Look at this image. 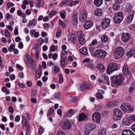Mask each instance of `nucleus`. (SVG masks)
Here are the masks:
<instances>
[{
  "instance_id": "obj_1",
  "label": "nucleus",
  "mask_w": 135,
  "mask_h": 135,
  "mask_svg": "<svg viewBox=\"0 0 135 135\" xmlns=\"http://www.w3.org/2000/svg\"><path fill=\"white\" fill-rule=\"evenodd\" d=\"M124 79V76L122 74L114 76L111 79L112 85L113 86L117 87L120 84H123Z\"/></svg>"
},
{
  "instance_id": "obj_2",
  "label": "nucleus",
  "mask_w": 135,
  "mask_h": 135,
  "mask_svg": "<svg viewBox=\"0 0 135 135\" xmlns=\"http://www.w3.org/2000/svg\"><path fill=\"white\" fill-rule=\"evenodd\" d=\"M89 50L92 55L96 56L99 59H103L107 55L106 51L103 50L98 49L94 51L92 48H90Z\"/></svg>"
},
{
  "instance_id": "obj_3",
  "label": "nucleus",
  "mask_w": 135,
  "mask_h": 135,
  "mask_svg": "<svg viewBox=\"0 0 135 135\" xmlns=\"http://www.w3.org/2000/svg\"><path fill=\"white\" fill-rule=\"evenodd\" d=\"M113 118L114 120L117 121L120 120L122 117L123 113L120 109L116 108L113 110Z\"/></svg>"
},
{
  "instance_id": "obj_4",
  "label": "nucleus",
  "mask_w": 135,
  "mask_h": 135,
  "mask_svg": "<svg viewBox=\"0 0 135 135\" xmlns=\"http://www.w3.org/2000/svg\"><path fill=\"white\" fill-rule=\"evenodd\" d=\"M124 53L123 49L121 47H118L114 51V55L115 59H118L121 58Z\"/></svg>"
},
{
  "instance_id": "obj_5",
  "label": "nucleus",
  "mask_w": 135,
  "mask_h": 135,
  "mask_svg": "<svg viewBox=\"0 0 135 135\" xmlns=\"http://www.w3.org/2000/svg\"><path fill=\"white\" fill-rule=\"evenodd\" d=\"M118 69V66L117 64L111 62L107 66V72L108 74H109L111 73Z\"/></svg>"
},
{
  "instance_id": "obj_6",
  "label": "nucleus",
  "mask_w": 135,
  "mask_h": 135,
  "mask_svg": "<svg viewBox=\"0 0 135 135\" xmlns=\"http://www.w3.org/2000/svg\"><path fill=\"white\" fill-rule=\"evenodd\" d=\"M123 18V13L122 12H120L115 14L113 19L115 23H119L122 20Z\"/></svg>"
},
{
  "instance_id": "obj_7",
  "label": "nucleus",
  "mask_w": 135,
  "mask_h": 135,
  "mask_svg": "<svg viewBox=\"0 0 135 135\" xmlns=\"http://www.w3.org/2000/svg\"><path fill=\"white\" fill-rule=\"evenodd\" d=\"M121 108L123 111L127 113L133 112L134 110L133 107L127 104L123 103L122 104Z\"/></svg>"
},
{
  "instance_id": "obj_8",
  "label": "nucleus",
  "mask_w": 135,
  "mask_h": 135,
  "mask_svg": "<svg viewBox=\"0 0 135 135\" xmlns=\"http://www.w3.org/2000/svg\"><path fill=\"white\" fill-rule=\"evenodd\" d=\"M61 125L62 128L66 130L70 129L71 127V123L69 120L62 121L61 123Z\"/></svg>"
},
{
  "instance_id": "obj_9",
  "label": "nucleus",
  "mask_w": 135,
  "mask_h": 135,
  "mask_svg": "<svg viewBox=\"0 0 135 135\" xmlns=\"http://www.w3.org/2000/svg\"><path fill=\"white\" fill-rule=\"evenodd\" d=\"M78 39L79 43L82 45H84L86 41L83 32L81 31H79L78 32Z\"/></svg>"
},
{
  "instance_id": "obj_10",
  "label": "nucleus",
  "mask_w": 135,
  "mask_h": 135,
  "mask_svg": "<svg viewBox=\"0 0 135 135\" xmlns=\"http://www.w3.org/2000/svg\"><path fill=\"white\" fill-rule=\"evenodd\" d=\"M123 71L124 75H126L127 78L130 79L131 77V73L128 69L127 64H125L123 69Z\"/></svg>"
},
{
  "instance_id": "obj_11",
  "label": "nucleus",
  "mask_w": 135,
  "mask_h": 135,
  "mask_svg": "<svg viewBox=\"0 0 135 135\" xmlns=\"http://www.w3.org/2000/svg\"><path fill=\"white\" fill-rule=\"evenodd\" d=\"M93 120L97 123H99L101 119L100 114L99 112H96L93 113L92 115Z\"/></svg>"
},
{
  "instance_id": "obj_12",
  "label": "nucleus",
  "mask_w": 135,
  "mask_h": 135,
  "mask_svg": "<svg viewBox=\"0 0 135 135\" xmlns=\"http://www.w3.org/2000/svg\"><path fill=\"white\" fill-rule=\"evenodd\" d=\"M110 20L109 18H104L102 22V27L105 29L108 27L110 24Z\"/></svg>"
},
{
  "instance_id": "obj_13",
  "label": "nucleus",
  "mask_w": 135,
  "mask_h": 135,
  "mask_svg": "<svg viewBox=\"0 0 135 135\" xmlns=\"http://www.w3.org/2000/svg\"><path fill=\"white\" fill-rule=\"evenodd\" d=\"M131 38V35L129 33H123L121 40L124 43L127 42Z\"/></svg>"
},
{
  "instance_id": "obj_14",
  "label": "nucleus",
  "mask_w": 135,
  "mask_h": 135,
  "mask_svg": "<svg viewBox=\"0 0 135 135\" xmlns=\"http://www.w3.org/2000/svg\"><path fill=\"white\" fill-rule=\"evenodd\" d=\"M64 54L61 55V67H64L68 63L67 58L64 56Z\"/></svg>"
},
{
  "instance_id": "obj_15",
  "label": "nucleus",
  "mask_w": 135,
  "mask_h": 135,
  "mask_svg": "<svg viewBox=\"0 0 135 135\" xmlns=\"http://www.w3.org/2000/svg\"><path fill=\"white\" fill-rule=\"evenodd\" d=\"M24 58V61L26 63L27 68H30V62L31 60H32V59L30 58L29 54L28 53H27L25 55Z\"/></svg>"
},
{
  "instance_id": "obj_16",
  "label": "nucleus",
  "mask_w": 135,
  "mask_h": 135,
  "mask_svg": "<svg viewBox=\"0 0 135 135\" xmlns=\"http://www.w3.org/2000/svg\"><path fill=\"white\" fill-rule=\"evenodd\" d=\"M68 38L69 40L70 41L74 44L75 43L77 38L74 33H70L69 35Z\"/></svg>"
},
{
  "instance_id": "obj_17",
  "label": "nucleus",
  "mask_w": 135,
  "mask_h": 135,
  "mask_svg": "<svg viewBox=\"0 0 135 135\" xmlns=\"http://www.w3.org/2000/svg\"><path fill=\"white\" fill-rule=\"evenodd\" d=\"M87 12L85 11H82L80 13V16L79 17L80 21L83 22L86 19L87 16Z\"/></svg>"
},
{
  "instance_id": "obj_18",
  "label": "nucleus",
  "mask_w": 135,
  "mask_h": 135,
  "mask_svg": "<svg viewBox=\"0 0 135 135\" xmlns=\"http://www.w3.org/2000/svg\"><path fill=\"white\" fill-rule=\"evenodd\" d=\"M92 25V21L91 20H88L85 22L84 25V27L85 29L87 30L90 28Z\"/></svg>"
},
{
  "instance_id": "obj_19",
  "label": "nucleus",
  "mask_w": 135,
  "mask_h": 135,
  "mask_svg": "<svg viewBox=\"0 0 135 135\" xmlns=\"http://www.w3.org/2000/svg\"><path fill=\"white\" fill-rule=\"evenodd\" d=\"M101 78L102 79L103 82L109 85V79L108 76L105 74H103L101 76Z\"/></svg>"
},
{
  "instance_id": "obj_20",
  "label": "nucleus",
  "mask_w": 135,
  "mask_h": 135,
  "mask_svg": "<svg viewBox=\"0 0 135 135\" xmlns=\"http://www.w3.org/2000/svg\"><path fill=\"white\" fill-rule=\"evenodd\" d=\"M52 71L54 74L59 72L60 69L59 66L53 64L52 68Z\"/></svg>"
},
{
  "instance_id": "obj_21",
  "label": "nucleus",
  "mask_w": 135,
  "mask_h": 135,
  "mask_svg": "<svg viewBox=\"0 0 135 135\" xmlns=\"http://www.w3.org/2000/svg\"><path fill=\"white\" fill-rule=\"evenodd\" d=\"M122 135H134L133 133L129 129H124L122 132Z\"/></svg>"
},
{
  "instance_id": "obj_22",
  "label": "nucleus",
  "mask_w": 135,
  "mask_h": 135,
  "mask_svg": "<svg viewBox=\"0 0 135 135\" xmlns=\"http://www.w3.org/2000/svg\"><path fill=\"white\" fill-rule=\"evenodd\" d=\"M135 53V48H133L131 50L127 52L126 55L128 57L132 56Z\"/></svg>"
},
{
  "instance_id": "obj_23",
  "label": "nucleus",
  "mask_w": 135,
  "mask_h": 135,
  "mask_svg": "<svg viewBox=\"0 0 135 135\" xmlns=\"http://www.w3.org/2000/svg\"><path fill=\"white\" fill-rule=\"evenodd\" d=\"M134 12L133 11H132L130 12L127 18V21L128 23H131L133 17L134 15Z\"/></svg>"
},
{
  "instance_id": "obj_24",
  "label": "nucleus",
  "mask_w": 135,
  "mask_h": 135,
  "mask_svg": "<svg viewBox=\"0 0 135 135\" xmlns=\"http://www.w3.org/2000/svg\"><path fill=\"white\" fill-rule=\"evenodd\" d=\"M96 68L98 69L99 71L101 72H104L105 70V68L104 66L101 64L97 65Z\"/></svg>"
},
{
  "instance_id": "obj_25",
  "label": "nucleus",
  "mask_w": 135,
  "mask_h": 135,
  "mask_svg": "<svg viewBox=\"0 0 135 135\" xmlns=\"http://www.w3.org/2000/svg\"><path fill=\"white\" fill-rule=\"evenodd\" d=\"M86 127H87V129L88 128V129L91 131L94 129L96 127L94 124L90 123H88Z\"/></svg>"
},
{
  "instance_id": "obj_26",
  "label": "nucleus",
  "mask_w": 135,
  "mask_h": 135,
  "mask_svg": "<svg viewBox=\"0 0 135 135\" xmlns=\"http://www.w3.org/2000/svg\"><path fill=\"white\" fill-rule=\"evenodd\" d=\"M30 67L31 66L32 69H34L36 67V62L35 60L33 59H32L31 60L30 62Z\"/></svg>"
},
{
  "instance_id": "obj_27",
  "label": "nucleus",
  "mask_w": 135,
  "mask_h": 135,
  "mask_svg": "<svg viewBox=\"0 0 135 135\" xmlns=\"http://www.w3.org/2000/svg\"><path fill=\"white\" fill-rule=\"evenodd\" d=\"M123 123L124 125H129L130 124L131 120L127 117H125L123 119Z\"/></svg>"
},
{
  "instance_id": "obj_28",
  "label": "nucleus",
  "mask_w": 135,
  "mask_h": 135,
  "mask_svg": "<svg viewBox=\"0 0 135 135\" xmlns=\"http://www.w3.org/2000/svg\"><path fill=\"white\" fill-rule=\"evenodd\" d=\"M80 2L79 0L76 1H71L70 3H68L67 4L70 7H72L74 5H75L79 3Z\"/></svg>"
},
{
  "instance_id": "obj_29",
  "label": "nucleus",
  "mask_w": 135,
  "mask_h": 135,
  "mask_svg": "<svg viewBox=\"0 0 135 135\" xmlns=\"http://www.w3.org/2000/svg\"><path fill=\"white\" fill-rule=\"evenodd\" d=\"M118 103L116 101H112V102H109L107 104V105L108 107H113L116 105V103Z\"/></svg>"
},
{
  "instance_id": "obj_30",
  "label": "nucleus",
  "mask_w": 135,
  "mask_h": 135,
  "mask_svg": "<svg viewBox=\"0 0 135 135\" xmlns=\"http://www.w3.org/2000/svg\"><path fill=\"white\" fill-rule=\"evenodd\" d=\"M103 3V0H94V4L98 7L100 6Z\"/></svg>"
},
{
  "instance_id": "obj_31",
  "label": "nucleus",
  "mask_w": 135,
  "mask_h": 135,
  "mask_svg": "<svg viewBox=\"0 0 135 135\" xmlns=\"http://www.w3.org/2000/svg\"><path fill=\"white\" fill-rule=\"evenodd\" d=\"M87 117L86 116L84 113H82L80 114L79 116V121H82L85 119Z\"/></svg>"
},
{
  "instance_id": "obj_32",
  "label": "nucleus",
  "mask_w": 135,
  "mask_h": 135,
  "mask_svg": "<svg viewBox=\"0 0 135 135\" xmlns=\"http://www.w3.org/2000/svg\"><path fill=\"white\" fill-rule=\"evenodd\" d=\"M80 52L83 55H86L88 54V51L86 48L85 47H83L80 49Z\"/></svg>"
},
{
  "instance_id": "obj_33",
  "label": "nucleus",
  "mask_w": 135,
  "mask_h": 135,
  "mask_svg": "<svg viewBox=\"0 0 135 135\" xmlns=\"http://www.w3.org/2000/svg\"><path fill=\"white\" fill-rule=\"evenodd\" d=\"M94 14L96 16H100L102 15V11L100 9H97L94 11Z\"/></svg>"
},
{
  "instance_id": "obj_34",
  "label": "nucleus",
  "mask_w": 135,
  "mask_h": 135,
  "mask_svg": "<svg viewBox=\"0 0 135 135\" xmlns=\"http://www.w3.org/2000/svg\"><path fill=\"white\" fill-rule=\"evenodd\" d=\"M101 42L103 43H105L107 42L108 41V38L106 35H104L101 36Z\"/></svg>"
},
{
  "instance_id": "obj_35",
  "label": "nucleus",
  "mask_w": 135,
  "mask_h": 135,
  "mask_svg": "<svg viewBox=\"0 0 135 135\" xmlns=\"http://www.w3.org/2000/svg\"><path fill=\"white\" fill-rule=\"evenodd\" d=\"M41 74V71L40 69H39L36 70L35 72V75L36 77L37 78L36 79L40 78Z\"/></svg>"
},
{
  "instance_id": "obj_36",
  "label": "nucleus",
  "mask_w": 135,
  "mask_h": 135,
  "mask_svg": "<svg viewBox=\"0 0 135 135\" xmlns=\"http://www.w3.org/2000/svg\"><path fill=\"white\" fill-rule=\"evenodd\" d=\"M132 8V6L130 4H127L126 5V10L127 12H130Z\"/></svg>"
},
{
  "instance_id": "obj_37",
  "label": "nucleus",
  "mask_w": 135,
  "mask_h": 135,
  "mask_svg": "<svg viewBox=\"0 0 135 135\" xmlns=\"http://www.w3.org/2000/svg\"><path fill=\"white\" fill-rule=\"evenodd\" d=\"M36 22L35 21L34 19H33L30 21L28 24V27L31 26L36 25Z\"/></svg>"
},
{
  "instance_id": "obj_38",
  "label": "nucleus",
  "mask_w": 135,
  "mask_h": 135,
  "mask_svg": "<svg viewBox=\"0 0 135 135\" xmlns=\"http://www.w3.org/2000/svg\"><path fill=\"white\" fill-rule=\"evenodd\" d=\"M60 98V96L59 94L58 93H55L53 96L52 98L54 99L55 98L59 99Z\"/></svg>"
},
{
  "instance_id": "obj_39",
  "label": "nucleus",
  "mask_w": 135,
  "mask_h": 135,
  "mask_svg": "<svg viewBox=\"0 0 135 135\" xmlns=\"http://www.w3.org/2000/svg\"><path fill=\"white\" fill-rule=\"evenodd\" d=\"M85 89H89L90 88L91 85L88 82H85L84 84Z\"/></svg>"
},
{
  "instance_id": "obj_40",
  "label": "nucleus",
  "mask_w": 135,
  "mask_h": 135,
  "mask_svg": "<svg viewBox=\"0 0 135 135\" xmlns=\"http://www.w3.org/2000/svg\"><path fill=\"white\" fill-rule=\"evenodd\" d=\"M43 4L42 0H38L37 4V7L40 8Z\"/></svg>"
},
{
  "instance_id": "obj_41",
  "label": "nucleus",
  "mask_w": 135,
  "mask_h": 135,
  "mask_svg": "<svg viewBox=\"0 0 135 135\" xmlns=\"http://www.w3.org/2000/svg\"><path fill=\"white\" fill-rule=\"evenodd\" d=\"M59 77L60 79L59 83H61L64 80L63 76L61 74H60L59 75Z\"/></svg>"
},
{
  "instance_id": "obj_42",
  "label": "nucleus",
  "mask_w": 135,
  "mask_h": 135,
  "mask_svg": "<svg viewBox=\"0 0 135 135\" xmlns=\"http://www.w3.org/2000/svg\"><path fill=\"white\" fill-rule=\"evenodd\" d=\"M106 132L104 130L100 131L98 133V135H106Z\"/></svg>"
},
{
  "instance_id": "obj_43",
  "label": "nucleus",
  "mask_w": 135,
  "mask_h": 135,
  "mask_svg": "<svg viewBox=\"0 0 135 135\" xmlns=\"http://www.w3.org/2000/svg\"><path fill=\"white\" fill-rule=\"evenodd\" d=\"M35 57L36 59L37 60L38 58V50L36 49L35 50Z\"/></svg>"
},
{
  "instance_id": "obj_44",
  "label": "nucleus",
  "mask_w": 135,
  "mask_h": 135,
  "mask_svg": "<svg viewBox=\"0 0 135 135\" xmlns=\"http://www.w3.org/2000/svg\"><path fill=\"white\" fill-rule=\"evenodd\" d=\"M5 36L7 37H9L10 36V33L7 29H6L5 30Z\"/></svg>"
},
{
  "instance_id": "obj_45",
  "label": "nucleus",
  "mask_w": 135,
  "mask_h": 135,
  "mask_svg": "<svg viewBox=\"0 0 135 135\" xmlns=\"http://www.w3.org/2000/svg\"><path fill=\"white\" fill-rule=\"evenodd\" d=\"M15 47V45L14 44H12L11 45L8 49V51L11 52L13 50H14V48Z\"/></svg>"
},
{
  "instance_id": "obj_46",
  "label": "nucleus",
  "mask_w": 135,
  "mask_h": 135,
  "mask_svg": "<svg viewBox=\"0 0 135 135\" xmlns=\"http://www.w3.org/2000/svg\"><path fill=\"white\" fill-rule=\"evenodd\" d=\"M91 131L87 129V127H86L85 128L84 130V133L86 135H89L90 132Z\"/></svg>"
},
{
  "instance_id": "obj_47",
  "label": "nucleus",
  "mask_w": 135,
  "mask_h": 135,
  "mask_svg": "<svg viewBox=\"0 0 135 135\" xmlns=\"http://www.w3.org/2000/svg\"><path fill=\"white\" fill-rule=\"evenodd\" d=\"M113 8L114 10L117 11L119 9L120 7L119 5H114L113 6Z\"/></svg>"
},
{
  "instance_id": "obj_48",
  "label": "nucleus",
  "mask_w": 135,
  "mask_h": 135,
  "mask_svg": "<svg viewBox=\"0 0 135 135\" xmlns=\"http://www.w3.org/2000/svg\"><path fill=\"white\" fill-rule=\"evenodd\" d=\"M96 97L99 99H102L103 98V97L102 94L98 93H97Z\"/></svg>"
},
{
  "instance_id": "obj_49",
  "label": "nucleus",
  "mask_w": 135,
  "mask_h": 135,
  "mask_svg": "<svg viewBox=\"0 0 135 135\" xmlns=\"http://www.w3.org/2000/svg\"><path fill=\"white\" fill-rule=\"evenodd\" d=\"M13 6L14 4L11 2H8L7 4V7L8 8H10L11 7Z\"/></svg>"
},
{
  "instance_id": "obj_50",
  "label": "nucleus",
  "mask_w": 135,
  "mask_h": 135,
  "mask_svg": "<svg viewBox=\"0 0 135 135\" xmlns=\"http://www.w3.org/2000/svg\"><path fill=\"white\" fill-rule=\"evenodd\" d=\"M43 129L41 127H40L38 129V133L40 134H41L43 133Z\"/></svg>"
},
{
  "instance_id": "obj_51",
  "label": "nucleus",
  "mask_w": 135,
  "mask_h": 135,
  "mask_svg": "<svg viewBox=\"0 0 135 135\" xmlns=\"http://www.w3.org/2000/svg\"><path fill=\"white\" fill-rule=\"evenodd\" d=\"M88 66L91 68L92 70L93 69V68H94V69L96 68V67L94 68V66L93 64V63L92 62H91L89 63V64L88 65Z\"/></svg>"
},
{
  "instance_id": "obj_52",
  "label": "nucleus",
  "mask_w": 135,
  "mask_h": 135,
  "mask_svg": "<svg viewBox=\"0 0 135 135\" xmlns=\"http://www.w3.org/2000/svg\"><path fill=\"white\" fill-rule=\"evenodd\" d=\"M67 3H69L68 1H67L66 2L62 1L60 3V6L61 7H62L64 6H65L66 5Z\"/></svg>"
},
{
  "instance_id": "obj_53",
  "label": "nucleus",
  "mask_w": 135,
  "mask_h": 135,
  "mask_svg": "<svg viewBox=\"0 0 135 135\" xmlns=\"http://www.w3.org/2000/svg\"><path fill=\"white\" fill-rule=\"evenodd\" d=\"M43 26L45 29L47 30L49 27V25L47 23H45L43 24Z\"/></svg>"
},
{
  "instance_id": "obj_54",
  "label": "nucleus",
  "mask_w": 135,
  "mask_h": 135,
  "mask_svg": "<svg viewBox=\"0 0 135 135\" xmlns=\"http://www.w3.org/2000/svg\"><path fill=\"white\" fill-rule=\"evenodd\" d=\"M79 89L81 90H84L85 89L84 84L80 85V86Z\"/></svg>"
},
{
  "instance_id": "obj_55",
  "label": "nucleus",
  "mask_w": 135,
  "mask_h": 135,
  "mask_svg": "<svg viewBox=\"0 0 135 135\" xmlns=\"http://www.w3.org/2000/svg\"><path fill=\"white\" fill-rule=\"evenodd\" d=\"M59 23L60 25H62L63 27L65 28L66 27V26L65 23L61 20L59 21Z\"/></svg>"
},
{
  "instance_id": "obj_56",
  "label": "nucleus",
  "mask_w": 135,
  "mask_h": 135,
  "mask_svg": "<svg viewBox=\"0 0 135 135\" xmlns=\"http://www.w3.org/2000/svg\"><path fill=\"white\" fill-rule=\"evenodd\" d=\"M98 42L96 39H94L93 40L91 44V46H93L95 44H96Z\"/></svg>"
},
{
  "instance_id": "obj_57",
  "label": "nucleus",
  "mask_w": 135,
  "mask_h": 135,
  "mask_svg": "<svg viewBox=\"0 0 135 135\" xmlns=\"http://www.w3.org/2000/svg\"><path fill=\"white\" fill-rule=\"evenodd\" d=\"M61 35V30H59L56 33V36H60Z\"/></svg>"
},
{
  "instance_id": "obj_58",
  "label": "nucleus",
  "mask_w": 135,
  "mask_h": 135,
  "mask_svg": "<svg viewBox=\"0 0 135 135\" xmlns=\"http://www.w3.org/2000/svg\"><path fill=\"white\" fill-rule=\"evenodd\" d=\"M57 135H65L64 132L62 131H60L58 132Z\"/></svg>"
},
{
  "instance_id": "obj_59",
  "label": "nucleus",
  "mask_w": 135,
  "mask_h": 135,
  "mask_svg": "<svg viewBox=\"0 0 135 135\" xmlns=\"http://www.w3.org/2000/svg\"><path fill=\"white\" fill-rule=\"evenodd\" d=\"M50 51L53 52L55 51V47L54 45H52L51 47L50 50Z\"/></svg>"
},
{
  "instance_id": "obj_60",
  "label": "nucleus",
  "mask_w": 135,
  "mask_h": 135,
  "mask_svg": "<svg viewBox=\"0 0 135 135\" xmlns=\"http://www.w3.org/2000/svg\"><path fill=\"white\" fill-rule=\"evenodd\" d=\"M69 113L70 115H73L75 113L74 110L73 109H70L69 110Z\"/></svg>"
},
{
  "instance_id": "obj_61",
  "label": "nucleus",
  "mask_w": 135,
  "mask_h": 135,
  "mask_svg": "<svg viewBox=\"0 0 135 135\" xmlns=\"http://www.w3.org/2000/svg\"><path fill=\"white\" fill-rule=\"evenodd\" d=\"M118 127V125L116 123L113 124L112 127V129H114L117 128Z\"/></svg>"
},
{
  "instance_id": "obj_62",
  "label": "nucleus",
  "mask_w": 135,
  "mask_h": 135,
  "mask_svg": "<svg viewBox=\"0 0 135 135\" xmlns=\"http://www.w3.org/2000/svg\"><path fill=\"white\" fill-rule=\"evenodd\" d=\"M8 109L9 112L10 113H13V108L11 107H8Z\"/></svg>"
},
{
  "instance_id": "obj_63",
  "label": "nucleus",
  "mask_w": 135,
  "mask_h": 135,
  "mask_svg": "<svg viewBox=\"0 0 135 135\" xmlns=\"http://www.w3.org/2000/svg\"><path fill=\"white\" fill-rule=\"evenodd\" d=\"M18 47L20 49H21L23 48V45L22 42H20L19 43Z\"/></svg>"
},
{
  "instance_id": "obj_64",
  "label": "nucleus",
  "mask_w": 135,
  "mask_h": 135,
  "mask_svg": "<svg viewBox=\"0 0 135 135\" xmlns=\"http://www.w3.org/2000/svg\"><path fill=\"white\" fill-rule=\"evenodd\" d=\"M73 18L74 20H78V17L77 14L74 13L73 16Z\"/></svg>"
}]
</instances>
